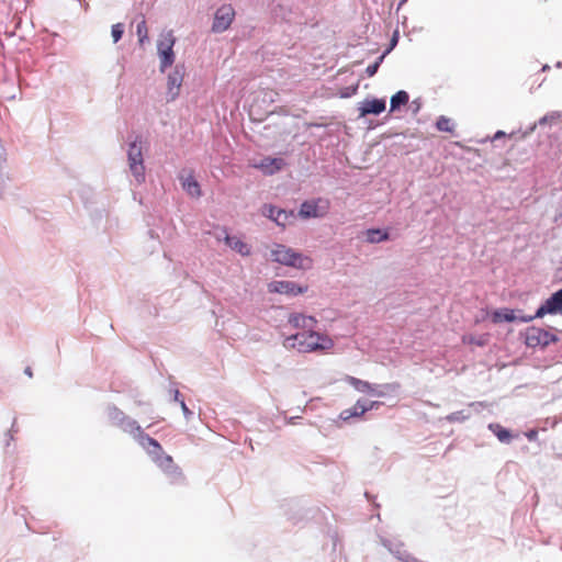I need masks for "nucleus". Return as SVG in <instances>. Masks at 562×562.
<instances>
[{"mask_svg":"<svg viewBox=\"0 0 562 562\" xmlns=\"http://www.w3.org/2000/svg\"><path fill=\"white\" fill-rule=\"evenodd\" d=\"M234 18H235V10L231 4L221 5L214 14L212 32H214V33L225 32L231 26Z\"/></svg>","mask_w":562,"mask_h":562,"instance_id":"nucleus-10","label":"nucleus"},{"mask_svg":"<svg viewBox=\"0 0 562 562\" xmlns=\"http://www.w3.org/2000/svg\"><path fill=\"white\" fill-rule=\"evenodd\" d=\"M549 68H550V67H549L548 65H544V66L542 67V70H543V71H546V70H548Z\"/></svg>","mask_w":562,"mask_h":562,"instance_id":"nucleus-47","label":"nucleus"},{"mask_svg":"<svg viewBox=\"0 0 562 562\" xmlns=\"http://www.w3.org/2000/svg\"><path fill=\"white\" fill-rule=\"evenodd\" d=\"M471 417V412L469 409H462L458 412H453L445 417V419L449 423H463Z\"/></svg>","mask_w":562,"mask_h":562,"instance_id":"nucleus-29","label":"nucleus"},{"mask_svg":"<svg viewBox=\"0 0 562 562\" xmlns=\"http://www.w3.org/2000/svg\"><path fill=\"white\" fill-rule=\"evenodd\" d=\"M262 214L272 220L279 226H285L290 217V214L285 210L272 204H266L263 206Z\"/></svg>","mask_w":562,"mask_h":562,"instance_id":"nucleus-17","label":"nucleus"},{"mask_svg":"<svg viewBox=\"0 0 562 562\" xmlns=\"http://www.w3.org/2000/svg\"><path fill=\"white\" fill-rule=\"evenodd\" d=\"M505 135H506V134H505V132H503V131H497V132L495 133V135H494L493 139H494V140H495V139H499V138L504 137Z\"/></svg>","mask_w":562,"mask_h":562,"instance_id":"nucleus-40","label":"nucleus"},{"mask_svg":"<svg viewBox=\"0 0 562 562\" xmlns=\"http://www.w3.org/2000/svg\"><path fill=\"white\" fill-rule=\"evenodd\" d=\"M176 37L172 31H166L160 34V38L157 42V54L159 57V71L165 72L169 67L172 66L176 59L173 46Z\"/></svg>","mask_w":562,"mask_h":562,"instance_id":"nucleus-3","label":"nucleus"},{"mask_svg":"<svg viewBox=\"0 0 562 562\" xmlns=\"http://www.w3.org/2000/svg\"><path fill=\"white\" fill-rule=\"evenodd\" d=\"M289 324L294 328H302L313 331L316 324L314 316H306L300 313H293L289 316Z\"/></svg>","mask_w":562,"mask_h":562,"instance_id":"nucleus-20","label":"nucleus"},{"mask_svg":"<svg viewBox=\"0 0 562 562\" xmlns=\"http://www.w3.org/2000/svg\"><path fill=\"white\" fill-rule=\"evenodd\" d=\"M11 431H13V427L11 428V430L8 432V441H7V446H9V442L10 440L13 439V436L11 435Z\"/></svg>","mask_w":562,"mask_h":562,"instance_id":"nucleus-43","label":"nucleus"},{"mask_svg":"<svg viewBox=\"0 0 562 562\" xmlns=\"http://www.w3.org/2000/svg\"><path fill=\"white\" fill-rule=\"evenodd\" d=\"M387 53L389 50H385L380 57H378V59L373 64L367 67L366 72L369 77H372L378 72L379 67Z\"/></svg>","mask_w":562,"mask_h":562,"instance_id":"nucleus-32","label":"nucleus"},{"mask_svg":"<svg viewBox=\"0 0 562 562\" xmlns=\"http://www.w3.org/2000/svg\"><path fill=\"white\" fill-rule=\"evenodd\" d=\"M480 405H481V403H471L470 407H476V406H480Z\"/></svg>","mask_w":562,"mask_h":562,"instance_id":"nucleus-46","label":"nucleus"},{"mask_svg":"<svg viewBox=\"0 0 562 562\" xmlns=\"http://www.w3.org/2000/svg\"><path fill=\"white\" fill-rule=\"evenodd\" d=\"M135 440H137V442L144 449L147 450L148 454L150 456L151 460L155 463H158L159 459L161 457L166 456V453L162 450L160 443L156 439H154L150 436H148L147 434H145L143 430H139V435H138V437Z\"/></svg>","mask_w":562,"mask_h":562,"instance_id":"nucleus-14","label":"nucleus"},{"mask_svg":"<svg viewBox=\"0 0 562 562\" xmlns=\"http://www.w3.org/2000/svg\"><path fill=\"white\" fill-rule=\"evenodd\" d=\"M524 337L525 344L529 348H544L550 344L557 342L559 340L558 336L553 333L536 326L528 327L524 334Z\"/></svg>","mask_w":562,"mask_h":562,"instance_id":"nucleus-6","label":"nucleus"},{"mask_svg":"<svg viewBox=\"0 0 562 562\" xmlns=\"http://www.w3.org/2000/svg\"><path fill=\"white\" fill-rule=\"evenodd\" d=\"M397 43V34H394V36L392 37L391 40V43H390V48H387L386 50H391Z\"/></svg>","mask_w":562,"mask_h":562,"instance_id":"nucleus-39","label":"nucleus"},{"mask_svg":"<svg viewBox=\"0 0 562 562\" xmlns=\"http://www.w3.org/2000/svg\"><path fill=\"white\" fill-rule=\"evenodd\" d=\"M347 381L350 385H352L358 392L367 393L374 396H384L385 393L383 391L378 390L375 386L370 384L367 381L360 380L355 376H347Z\"/></svg>","mask_w":562,"mask_h":562,"instance_id":"nucleus-19","label":"nucleus"},{"mask_svg":"<svg viewBox=\"0 0 562 562\" xmlns=\"http://www.w3.org/2000/svg\"><path fill=\"white\" fill-rule=\"evenodd\" d=\"M169 392H170V394H171V396H172V400H173L175 402H178V403L180 404V401H181L182 398H181V393L179 392V390H178V389H170V391H169Z\"/></svg>","mask_w":562,"mask_h":562,"instance_id":"nucleus-37","label":"nucleus"},{"mask_svg":"<svg viewBox=\"0 0 562 562\" xmlns=\"http://www.w3.org/2000/svg\"><path fill=\"white\" fill-rule=\"evenodd\" d=\"M299 417H290L288 423L289 424H295V420L297 419Z\"/></svg>","mask_w":562,"mask_h":562,"instance_id":"nucleus-45","label":"nucleus"},{"mask_svg":"<svg viewBox=\"0 0 562 562\" xmlns=\"http://www.w3.org/2000/svg\"><path fill=\"white\" fill-rule=\"evenodd\" d=\"M268 291L270 293H279V294H284L286 296L293 297L299 294L305 293L307 291V286L300 285L294 281L274 280L268 284Z\"/></svg>","mask_w":562,"mask_h":562,"instance_id":"nucleus-9","label":"nucleus"},{"mask_svg":"<svg viewBox=\"0 0 562 562\" xmlns=\"http://www.w3.org/2000/svg\"><path fill=\"white\" fill-rule=\"evenodd\" d=\"M223 229H224V228H221L220 233H217V234L215 235V237H216V239H217V240H224Z\"/></svg>","mask_w":562,"mask_h":562,"instance_id":"nucleus-42","label":"nucleus"},{"mask_svg":"<svg viewBox=\"0 0 562 562\" xmlns=\"http://www.w3.org/2000/svg\"><path fill=\"white\" fill-rule=\"evenodd\" d=\"M561 116H562V114L557 111L548 113L544 116H542L537 123H535L532 126H530L526 134H531L536 130L537 125L541 126V125H544L548 123L557 122L558 120L561 119Z\"/></svg>","mask_w":562,"mask_h":562,"instance_id":"nucleus-28","label":"nucleus"},{"mask_svg":"<svg viewBox=\"0 0 562 562\" xmlns=\"http://www.w3.org/2000/svg\"><path fill=\"white\" fill-rule=\"evenodd\" d=\"M8 154L0 139V199L4 200L9 194L11 177L8 172Z\"/></svg>","mask_w":562,"mask_h":562,"instance_id":"nucleus-15","label":"nucleus"},{"mask_svg":"<svg viewBox=\"0 0 562 562\" xmlns=\"http://www.w3.org/2000/svg\"><path fill=\"white\" fill-rule=\"evenodd\" d=\"M284 166V159L272 157H265L259 164V168L267 175H273L280 171Z\"/></svg>","mask_w":562,"mask_h":562,"instance_id":"nucleus-22","label":"nucleus"},{"mask_svg":"<svg viewBox=\"0 0 562 562\" xmlns=\"http://www.w3.org/2000/svg\"><path fill=\"white\" fill-rule=\"evenodd\" d=\"M271 258L273 261L288 267L297 269H307L311 267V260L308 258L303 257L302 254L280 244L276 245L271 250Z\"/></svg>","mask_w":562,"mask_h":562,"instance_id":"nucleus-2","label":"nucleus"},{"mask_svg":"<svg viewBox=\"0 0 562 562\" xmlns=\"http://www.w3.org/2000/svg\"><path fill=\"white\" fill-rule=\"evenodd\" d=\"M562 312V288L552 293L536 311L532 317L541 318L547 314L557 315Z\"/></svg>","mask_w":562,"mask_h":562,"instance_id":"nucleus-11","label":"nucleus"},{"mask_svg":"<svg viewBox=\"0 0 562 562\" xmlns=\"http://www.w3.org/2000/svg\"><path fill=\"white\" fill-rule=\"evenodd\" d=\"M180 407L182 409V413H183V416L187 420H190L191 417L193 416V412L189 409V407L187 406L184 400H181L180 401Z\"/></svg>","mask_w":562,"mask_h":562,"instance_id":"nucleus-34","label":"nucleus"},{"mask_svg":"<svg viewBox=\"0 0 562 562\" xmlns=\"http://www.w3.org/2000/svg\"><path fill=\"white\" fill-rule=\"evenodd\" d=\"M366 412V403H363L362 400H358L352 407L346 408L339 414V419L349 422L351 418L361 417Z\"/></svg>","mask_w":562,"mask_h":562,"instance_id":"nucleus-23","label":"nucleus"},{"mask_svg":"<svg viewBox=\"0 0 562 562\" xmlns=\"http://www.w3.org/2000/svg\"><path fill=\"white\" fill-rule=\"evenodd\" d=\"M380 543L392 554L398 562H417L406 548V544L398 538L380 537Z\"/></svg>","mask_w":562,"mask_h":562,"instance_id":"nucleus-7","label":"nucleus"},{"mask_svg":"<svg viewBox=\"0 0 562 562\" xmlns=\"http://www.w3.org/2000/svg\"><path fill=\"white\" fill-rule=\"evenodd\" d=\"M329 209L327 200L318 199L312 201H304L300 206V215L303 218L322 217Z\"/></svg>","mask_w":562,"mask_h":562,"instance_id":"nucleus-12","label":"nucleus"},{"mask_svg":"<svg viewBox=\"0 0 562 562\" xmlns=\"http://www.w3.org/2000/svg\"><path fill=\"white\" fill-rule=\"evenodd\" d=\"M386 102L384 99H366L360 103L359 111L360 116H367L369 114L379 115L385 111Z\"/></svg>","mask_w":562,"mask_h":562,"instance_id":"nucleus-16","label":"nucleus"},{"mask_svg":"<svg viewBox=\"0 0 562 562\" xmlns=\"http://www.w3.org/2000/svg\"><path fill=\"white\" fill-rule=\"evenodd\" d=\"M136 34L140 45H143L145 41L148 40V30L144 18L136 25Z\"/></svg>","mask_w":562,"mask_h":562,"instance_id":"nucleus-30","label":"nucleus"},{"mask_svg":"<svg viewBox=\"0 0 562 562\" xmlns=\"http://www.w3.org/2000/svg\"><path fill=\"white\" fill-rule=\"evenodd\" d=\"M127 161L130 171L133 175L135 182L137 184L145 182L146 176L142 146L137 139L128 144Z\"/></svg>","mask_w":562,"mask_h":562,"instance_id":"nucleus-4","label":"nucleus"},{"mask_svg":"<svg viewBox=\"0 0 562 562\" xmlns=\"http://www.w3.org/2000/svg\"><path fill=\"white\" fill-rule=\"evenodd\" d=\"M284 346L286 348L296 349L300 352H311L315 350H325L333 346V341L313 331H303L291 335L285 338Z\"/></svg>","mask_w":562,"mask_h":562,"instance_id":"nucleus-1","label":"nucleus"},{"mask_svg":"<svg viewBox=\"0 0 562 562\" xmlns=\"http://www.w3.org/2000/svg\"><path fill=\"white\" fill-rule=\"evenodd\" d=\"M488 429L497 437V439L503 443H509L513 436L510 431L499 424L491 423L488 425Z\"/></svg>","mask_w":562,"mask_h":562,"instance_id":"nucleus-26","label":"nucleus"},{"mask_svg":"<svg viewBox=\"0 0 562 562\" xmlns=\"http://www.w3.org/2000/svg\"><path fill=\"white\" fill-rule=\"evenodd\" d=\"M184 74L186 66L183 64H177L173 70L168 75L166 92L167 102H172L179 97Z\"/></svg>","mask_w":562,"mask_h":562,"instance_id":"nucleus-8","label":"nucleus"},{"mask_svg":"<svg viewBox=\"0 0 562 562\" xmlns=\"http://www.w3.org/2000/svg\"><path fill=\"white\" fill-rule=\"evenodd\" d=\"M470 342L475 344V345H477V346H484V344H485V339H483V338H480V339L471 338V339H470Z\"/></svg>","mask_w":562,"mask_h":562,"instance_id":"nucleus-38","label":"nucleus"},{"mask_svg":"<svg viewBox=\"0 0 562 562\" xmlns=\"http://www.w3.org/2000/svg\"><path fill=\"white\" fill-rule=\"evenodd\" d=\"M165 474H167L172 481H177L182 477V472L178 465L175 464L171 456L166 454L159 459L156 463Z\"/></svg>","mask_w":562,"mask_h":562,"instance_id":"nucleus-18","label":"nucleus"},{"mask_svg":"<svg viewBox=\"0 0 562 562\" xmlns=\"http://www.w3.org/2000/svg\"><path fill=\"white\" fill-rule=\"evenodd\" d=\"M436 127L440 132L451 133L453 130V124L449 117L441 115L438 117L436 122Z\"/></svg>","mask_w":562,"mask_h":562,"instance_id":"nucleus-31","label":"nucleus"},{"mask_svg":"<svg viewBox=\"0 0 562 562\" xmlns=\"http://www.w3.org/2000/svg\"><path fill=\"white\" fill-rule=\"evenodd\" d=\"M407 0H401L400 2V5H402L404 2H406Z\"/></svg>","mask_w":562,"mask_h":562,"instance_id":"nucleus-48","label":"nucleus"},{"mask_svg":"<svg viewBox=\"0 0 562 562\" xmlns=\"http://www.w3.org/2000/svg\"><path fill=\"white\" fill-rule=\"evenodd\" d=\"M420 108H422V102H420V100H419V99H415V100H413V101H412V103H411V109H412V112H413L414 114L418 113V111L420 110Z\"/></svg>","mask_w":562,"mask_h":562,"instance_id":"nucleus-35","label":"nucleus"},{"mask_svg":"<svg viewBox=\"0 0 562 562\" xmlns=\"http://www.w3.org/2000/svg\"><path fill=\"white\" fill-rule=\"evenodd\" d=\"M536 317H532V315H522L521 311L519 310H512V308H501L496 310L493 315L492 319L494 323H513V322H520V323H529L533 321Z\"/></svg>","mask_w":562,"mask_h":562,"instance_id":"nucleus-13","label":"nucleus"},{"mask_svg":"<svg viewBox=\"0 0 562 562\" xmlns=\"http://www.w3.org/2000/svg\"><path fill=\"white\" fill-rule=\"evenodd\" d=\"M537 436V431L536 430H530L528 434H527V437L529 440H532L535 439Z\"/></svg>","mask_w":562,"mask_h":562,"instance_id":"nucleus-41","label":"nucleus"},{"mask_svg":"<svg viewBox=\"0 0 562 562\" xmlns=\"http://www.w3.org/2000/svg\"><path fill=\"white\" fill-rule=\"evenodd\" d=\"M106 415L112 425L119 427L124 432H127L136 439L139 435V430H143L138 423L124 414L114 405L106 407Z\"/></svg>","mask_w":562,"mask_h":562,"instance_id":"nucleus-5","label":"nucleus"},{"mask_svg":"<svg viewBox=\"0 0 562 562\" xmlns=\"http://www.w3.org/2000/svg\"><path fill=\"white\" fill-rule=\"evenodd\" d=\"M24 373L27 374L29 376H32V370L30 367H27L25 370H24Z\"/></svg>","mask_w":562,"mask_h":562,"instance_id":"nucleus-44","label":"nucleus"},{"mask_svg":"<svg viewBox=\"0 0 562 562\" xmlns=\"http://www.w3.org/2000/svg\"><path fill=\"white\" fill-rule=\"evenodd\" d=\"M367 241L378 244L389 239V233L380 228H370L366 232Z\"/></svg>","mask_w":562,"mask_h":562,"instance_id":"nucleus-27","label":"nucleus"},{"mask_svg":"<svg viewBox=\"0 0 562 562\" xmlns=\"http://www.w3.org/2000/svg\"><path fill=\"white\" fill-rule=\"evenodd\" d=\"M124 34V25L122 23L113 24L111 27V36L114 43H117Z\"/></svg>","mask_w":562,"mask_h":562,"instance_id":"nucleus-33","label":"nucleus"},{"mask_svg":"<svg viewBox=\"0 0 562 562\" xmlns=\"http://www.w3.org/2000/svg\"><path fill=\"white\" fill-rule=\"evenodd\" d=\"M409 101V95L405 90H400L395 94L391 97L390 101V112H395L401 109V106L407 104Z\"/></svg>","mask_w":562,"mask_h":562,"instance_id":"nucleus-25","label":"nucleus"},{"mask_svg":"<svg viewBox=\"0 0 562 562\" xmlns=\"http://www.w3.org/2000/svg\"><path fill=\"white\" fill-rule=\"evenodd\" d=\"M182 189L192 198H200L202 192L199 182L193 176L181 179Z\"/></svg>","mask_w":562,"mask_h":562,"instance_id":"nucleus-24","label":"nucleus"},{"mask_svg":"<svg viewBox=\"0 0 562 562\" xmlns=\"http://www.w3.org/2000/svg\"><path fill=\"white\" fill-rule=\"evenodd\" d=\"M363 403H366V407H367V412L369 411H372L374 408H379L381 403L380 402H375V401H362Z\"/></svg>","mask_w":562,"mask_h":562,"instance_id":"nucleus-36","label":"nucleus"},{"mask_svg":"<svg viewBox=\"0 0 562 562\" xmlns=\"http://www.w3.org/2000/svg\"><path fill=\"white\" fill-rule=\"evenodd\" d=\"M223 234H224V241L229 248L237 251L241 256L250 255V248L246 243H244L241 239H239L236 236H231L226 229H223Z\"/></svg>","mask_w":562,"mask_h":562,"instance_id":"nucleus-21","label":"nucleus"}]
</instances>
